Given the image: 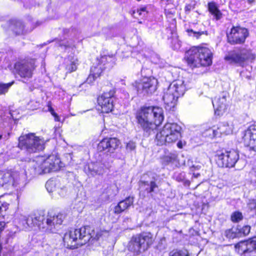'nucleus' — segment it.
Instances as JSON below:
<instances>
[{
  "mask_svg": "<svg viewBox=\"0 0 256 256\" xmlns=\"http://www.w3.org/2000/svg\"><path fill=\"white\" fill-rule=\"evenodd\" d=\"M136 118L142 129L148 132L162 124L164 120L162 108L158 106H148L141 108Z\"/></svg>",
  "mask_w": 256,
  "mask_h": 256,
  "instance_id": "nucleus-1",
  "label": "nucleus"
},
{
  "mask_svg": "<svg viewBox=\"0 0 256 256\" xmlns=\"http://www.w3.org/2000/svg\"><path fill=\"white\" fill-rule=\"evenodd\" d=\"M212 53L208 48L194 46L186 54L185 58L191 67L209 66L212 63Z\"/></svg>",
  "mask_w": 256,
  "mask_h": 256,
  "instance_id": "nucleus-2",
  "label": "nucleus"
},
{
  "mask_svg": "<svg viewBox=\"0 0 256 256\" xmlns=\"http://www.w3.org/2000/svg\"><path fill=\"white\" fill-rule=\"evenodd\" d=\"M154 238L150 232H143L133 236L128 242L126 249L134 256H138L146 250L153 244Z\"/></svg>",
  "mask_w": 256,
  "mask_h": 256,
  "instance_id": "nucleus-3",
  "label": "nucleus"
},
{
  "mask_svg": "<svg viewBox=\"0 0 256 256\" xmlns=\"http://www.w3.org/2000/svg\"><path fill=\"white\" fill-rule=\"evenodd\" d=\"M185 90L184 82L182 80L174 81L170 84L164 92L162 98L166 110L172 111L174 110L178 98L183 96Z\"/></svg>",
  "mask_w": 256,
  "mask_h": 256,
  "instance_id": "nucleus-4",
  "label": "nucleus"
},
{
  "mask_svg": "<svg viewBox=\"0 0 256 256\" xmlns=\"http://www.w3.org/2000/svg\"><path fill=\"white\" fill-rule=\"evenodd\" d=\"M182 128L176 123H167L157 133L156 141L158 145L162 146L166 143L176 142L181 137Z\"/></svg>",
  "mask_w": 256,
  "mask_h": 256,
  "instance_id": "nucleus-5",
  "label": "nucleus"
},
{
  "mask_svg": "<svg viewBox=\"0 0 256 256\" xmlns=\"http://www.w3.org/2000/svg\"><path fill=\"white\" fill-rule=\"evenodd\" d=\"M45 144L43 138L36 136L34 133H30L19 137L18 146L28 152L32 153L43 150Z\"/></svg>",
  "mask_w": 256,
  "mask_h": 256,
  "instance_id": "nucleus-6",
  "label": "nucleus"
},
{
  "mask_svg": "<svg viewBox=\"0 0 256 256\" xmlns=\"http://www.w3.org/2000/svg\"><path fill=\"white\" fill-rule=\"evenodd\" d=\"M60 159L55 155L50 156L44 159L43 157H38L32 162V166L34 170L40 173H48L52 171H57L62 166Z\"/></svg>",
  "mask_w": 256,
  "mask_h": 256,
  "instance_id": "nucleus-7",
  "label": "nucleus"
},
{
  "mask_svg": "<svg viewBox=\"0 0 256 256\" xmlns=\"http://www.w3.org/2000/svg\"><path fill=\"white\" fill-rule=\"evenodd\" d=\"M64 218V216L61 213L56 214L49 212L44 218L42 216H39L38 220L42 222L41 228L46 231L54 232L62 224Z\"/></svg>",
  "mask_w": 256,
  "mask_h": 256,
  "instance_id": "nucleus-8",
  "label": "nucleus"
},
{
  "mask_svg": "<svg viewBox=\"0 0 256 256\" xmlns=\"http://www.w3.org/2000/svg\"><path fill=\"white\" fill-rule=\"evenodd\" d=\"M224 59L230 63L242 66L244 63L253 61L255 59V54L251 50L243 48L228 52Z\"/></svg>",
  "mask_w": 256,
  "mask_h": 256,
  "instance_id": "nucleus-9",
  "label": "nucleus"
},
{
  "mask_svg": "<svg viewBox=\"0 0 256 256\" xmlns=\"http://www.w3.org/2000/svg\"><path fill=\"white\" fill-rule=\"evenodd\" d=\"M20 184V175L16 172H0V185L5 188L11 189Z\"/></svg>",
  "mask_w": 256,
  "mask_h": 256,
  "instance_id": "nucleus-10",
  "label": "nucleus"
},
{
  "mask_svg": "<svg viewBox=\"0 0 256 256\" xmlns=\"http://www.w3.org/2000/svg\"><path fill=\"white\" fill-rule=\"evenodd\" d=\"M248 29L240 26H233L227 34L228 41L232 44H242L248 36Z\"/></svg>",
  "mask_w": 256,
  "mask_h": 256,
  "instance_id": "nucleus-11",
  "label": "nucleus"
},
{
  "mask_svg": "<svg viewBox=\"0 0 256 256\" xmlns=\"http://www.w3.org/2000/svg\"><path fill=\"white\" fill-rule=\"evenodd\" d=\"M216 156L219 164L226 168L234 167L239 158L238 154L234 150L218 153Z\"/></svg>",
  "mask_w": 256,
  "mask_h": 256,
  "instance_id": "nucleus-12",
  "label": "nucleus"
},
{
  "mask_svg": "<svg viewBox=\"0 0 256 256\" xmlns=\"http://www.w3.org/2000/svg\"><path fill=\"white\" fill-rule=\"evenodd\" d=\"M114 94V90H110L108 92H104L98 98V102L101 107L102 112L108 113L112 110L114 106L112 97Z\"/></svg>",
  "mask_w": 256,
  "mask_h": 256,
  "instance_id": "nucleus-13",
  "label": "nucleus"
},
{
  "mask_svg": "<svg viewBox=\"0 0 256 256\" xmlns=\"http://www.w3.org/2000/svg\"><path fill=\"white\" fill-rule=\"evenodd\" d=\"M15 69L22 77L30 78L34 69V60H23L15 64Z\"/></svg>",
  "mask_w": 256,
  "mask_h": 256,
  "instance_id": "nucleus-14",
  "label": "nucleus"
},
{
  "mask_svg": "<svg viewBox=\"0 0 256 256\" xmlns=\"http://www.w3.org/2000/svg\"><path fill=\"white\" fill-rule=\"evenodd\" d=\"M76 236L78 237L79 245H82L90 240L94 238L98 239L99 236L96 235L95 236L94 232L92 228L90 226L82 227L79 229L74 230Z\"/></svg>",
  "mask_w": 256,
  "mask_h": 256,
  "instance_id": "nucleus-15",
  "label": "nucleus"
},
{
  "mask_svg": "<svg viewBox=\"0 0 256 256\" xmlns=\"http://www.w3.org/2000/svg\"><path fill=\"white\" fill-rule=\"evenodd\" d=\"M120 142L116 138H105L98 144V149L100 152L106 151L113 153L118 148Z\"/></svg>",
  "mask_w": 256,
  "mask_h": 256,
  "instance_id": "nucleus-16",
  "label": "nucleus"
},
{
  "mask_svg": "<svg viewBox=\"0 0 256 256\" xmlns=\"http://www.w3.org/2000/svg\"><path fill=\"white\" fill-rule=\"evenodd\" d=\"M236 248H238L239 252H242L244 254L256 250V240L255 237L252 240L242 242L238 244L236 246Z\"/></svg>",
  "mask_w": 256,
  "mask_h": 256,
  "instance_id": "nucleus-17",
  "label": "nucleus"
},
{
  "mask_svg": "<svg viewBox=\"0 0 256 256\" xmlns=\"http://www.w3.org/2000/svg\"><path fill=\"white\" fill-rule=\"evenodd\" d=\"M64 245L70 248L74 249L77 248L79 245L78 237L76 236L74 230L66 232L63 238Z\"/></svg>",
  "mask_w": 256,
  "mask_h": 256,
  "instance_id": "nucleus-18",
  "label": "nucleus"
},
{
  "mask_svg": "<svg viewBox=\"0 0 256 256\" xmlns=\"http://www.w3.org/2000/svg\"><path fill=\"white\" fill-rule=\"evenodd\" d=\"M243 141L246 146H249L250 150L256 152V134L250 130H247L243 136Z\"/></svg>",
  "mask_w": 256,
  "mask_h": 256,
  "instance_id": "nucleus-19",
  "label": "nucleus"
},
{
  "mask_svg": "<svg viewBox=\"0 0 256 256\" xmlns=\"http://www.w3.org/2000/svg\"><path fill=\"white\" fill-rule=\"evenodd\" d=\"M215 114L217 115L222 114L226 110V97L223 96L222 98L215 99L212 101Z\"/></svg>",
  "mask_w": 256,
  "mask_h": 256,
  "instance_id": "nucleus-20",
  "label": "nucleus"
},
{
  "mask_svg": "<svg viewBox=\"0 0 256 256\" xmlns=\"http://www.w3.org/2000/svg\"><path fill=\"white\" fill-rule=\"evenodd\" d=\"M134 202V199L132 197H128L125 200L118 202L117 206H115L114 212L115 214H120L132 206Z\"/></svg>",
  "mask_w": 256,
  "mask_h": 256,
  "instance_id": "nucleus-21",
  "label": "nucleus"
},
{
  "mask_svg": "<svg viewBox=\"0 0 256 256\" xmlns=\"http://www.w3.org/2000/svg\"><path fill=\"white\" fill-rule=\"evenodd\" d=\"M104 68L105 67L101 64L96 62V63L94 64L90 69V73L88 78V80L90 82L99 77Z\"/></svg>",
  "mask_w": 256,
  "mask_h": 256,
  "instance_id": "nucleus-22",
  "label": "nucleus"
},
{
  "mask_svg": "<svg viewBox=\"0 0 256 256\" xmlns=\"http://www.w3.org/2000/svg\"><path fill=\"white\" fill-rule=\"evenodd\" d=\"M88 172L92 176L100 175L104 172V164L99 162H91L88 165Z\"/></svg>",
  "mask_w": 256,
  "mask_h": 256,
  "instance_id": "nucleus-23",
  "label": "nucleus"
},
{
  "mask_svg": "<svg viewBox=\"0 0 256 256\" xmlns=\"http://www.w3.org/2000/svg\"><path fill=\"white\" fill-rule=\"evenodd\" d=\"M9 29L16 35L23 34L25 33L24 26L19 20H12L9 26Z\"/></svg>",
  "mask_w": 256,
  "mask_h": 256,
  "instance_id": "nucleus-24",
  "label": "nucleus"
},
{
  "mask_svg": "<svg viewBox=\"0 0 256 256\" xmlns=\"http://www.w3.org/2000/svg\"><path fill=\"white\" fill-rule=\"evenodd\" d=\"M155 83L156 81L154 79L149 78H143V84L146 94H152L156 90Z\"/></svg>",
  "mask_w": 256,
  "mask_h": 256,
  "instance_id": "nucleus-25",
  "label": "nucleus"
},
{
  "mask_svg": "<svg viewBox=\"0 0 256 256\" xmlns=\"http://www.w3.org/2000/svg\"><path fill=\"white\" fill-rule=\"evenodd\" d=\"M20 217V218L22 220H24L28 226L32 227L36 225L41 228V222H40L38 220L39 216L35 217L28 216L26 218L24 216H21Z\"/></svg>",
  "mask_w": 256,
  "mask_h": 256,
  "instance_id": "nucleus-26",
  "label": "nucleus"
},
{
  "mask_svg": "<svg viewBox=\"0 0 256 256\" xmlns=\"http://www.w3.org/2000/svg\"><path fill=\"white\" fill-rule=\"evenodd\" d=\"M208 8L210 12L214 15L217 20L222 18V14L218 9L216 3L214 2L208 3Z\"/></svg>",
  "mask_w": 256,
  "mask_h": 256,
  "instance_id": "nucleus-27",
  "label": "nucleus"
},
{
  "mask_svg": "<svg viewBox=\"0 0 256 256\" xmlns=\"http://www.w3.org/2000/svg\"><path fill=\"white\" fill-rule=\"evenodd\" d=\"M220 132L225 134H232L234 129V126L230 124L228 122H224L220 124L218 128Z\"/></svg>",
  "mask_w": 256,
  "mask_h": 256,
  "instance_id": "nucleus-28",
  "label": "nucleus"
},
{
  "mask_svg": "<svg viewBox=\"0 0 256 256\" xmlns=\"http://www.w3.org/2000/svg\"><path fill=\"white\" fill-rule=\"evenodd\" d=\"M116 58L114 55H108L102 56L100 58H97V62H99L104 66L106 63H110L112 64L115 62Z\"/></svg>",
  "mask_w": 256,
  "mask_h": 256,
  "instance_id": "nucleus-29",
  "label": "nucleus"
},
{
  "mask_svg": "<svg viewBox=\"0 0 256 256\" xmlns=\"http://www.w3.org/2000/svg\"><path fill=\"white\" fill-rule=\"evenodd\" d=\"M132 84L136 89L138 92L146 94L144 88V84H143V78L140 81H136Z\"/></svg>",
  "mask_w": 256,
  "mask_h": 256,
  "instance_id": "nucleus-30",
  "label": "nucleus"
},
{
  "mask_svg": "<svg viewBox=\"0 0 256 256\" xmlns=\"http://www.w3.org/2000/svg\"><path fill=\"white\" fill-rule=\"evenodd\" d=\"M238 230L232 228L225 231V236L228 238H234L238 236Z\"/></svg>",
  "mask_w": 256,
  "mask_h": 256,
  "instance_id": "nucleus-31",
  "label": "nucleus"
},
{
  "mask_svg": "<svg viewBox=\"0 0 256 256\" xmlns=\"http://www.w3.org/2000/svg\"><path fill=\"white\" fill-rule=\"evenodd\" d=\"M169 256H189V255L186 250L176 249L169 253Z\"/></svg>",
  "mask_w": 256,
  "mask_h": 256,
  "instance_id": "nucleus-32",
  "label": "nucleus"
},
{
  "mask_svg": "<svg viewBox=\"0 0 256 256\" xmlns=\"http://www.w3.org/2000/svg\"><path fill=\"white\" fill-rule=\"evenodd\" d=\"M230 218L232 222H238L242 220L243 216L241 212H235L232 214Z\"/></svg>",
  "mask_w": 256,
  "mask_h": 256,
  "instance_id": "nucleus-33",
  "label": "nucleus"
},
{
  "mask_svg": "<svg viewBox=\"0 0 256 256\" xmlns=\"http://www.w3.org/2000/svg\"><path fill=\"white\" fill-rule=\"evenodd\" d=\"M66 69L67 72H72L77 69L76 63L74 61L70 62L66 64Z\"/></svg>",
  "mask_w": 256,
  "mask_h": 256,
  "instance_id": "nucleus-34",
  "label": "nucleus"
},
{
  "mask_svg": "<svg viewBox=\"0 0 256 256\" xmlns=\"http://www.w3.org/2000/svg\"><path fill=\"white\" fill-rule=\"evenodd\" d=\"M13 82L8 84H0V95L5 94L9 88L12 86Z\"/></svg>",
  "mask_w": 256,
  "mask_h": 256,
  "instance_id": "nucleus-35",
  "label": "nucleus"
},
{
  "mask_svg": "<svg viewBox=\"0 0 256 256\" xmlns=\"http://www.w3.org/2000/svg\"><path fill=\"white\" fill-rule=\"evenodd\" d=\"M55 182L49 180L46 184V187L49 192H52L54 189Z\"/></svg>",
  "mask_w": 256,
  "mask_h": 256,
  "instance_id": "nucleus-36",
  "label": "nucleus"
},
{
  "mask_svg": "<svg viewBox=\"0 0 256 256\" xmlns=\"http://www.w3.org/2000/svg\"><path fill=\"white\" fill-rule=\"evenodd\" d=\"M248 206L250 210L254 212L256 215V200H250L248 204Z\"/></svg>",
  "mask_w": 256,
  "mask_h": 256,
  "instance_id": "nucleus-37",
  "label": "nucleus"
},
{
  "mask_svg": "<svg viewBox=\"0 0 256 256\" xmlns=\"http://www.w3.org/2000/svg\"><path fill=\"white\" fill-rule=\"evenodd\" d=\"M8 208V204L6 202H0V216L2 215L3 212L6 211Z\"/></svg>",
  "mask_w": 256,
  "mask_h": 256,
  "instance_id": "nucleus-38",
  "label": "nucleus"
},
{
  "mask_svg": "<svg viewBox=\"0 0 256 256\" xmlns=\"http://www.w3.org/2000/svg\"><path fill=\"white\" fill-rule=\"evenodd\" d=\"M136 147V144L133 142H130L126 144V150L130 151H132L135 150Z\"/></svg>",
  "mask_w": 256,
  "mask_h": 256,
  "instance_id": "nucleus-39",
  "label": "nucleus"
},
{
  "mask_svg": "<svg viewBox=\"0 0 256 256\" xmlns=\"http://www.w3.org/2000/svg\"><path fill=\"white\" fill-rule=\"evenodd\" d=\"M250 230V226H245L240 230V232L242 233L244 235H248Z\"/></svg>",
  "mask_w": 256,
  "mask_h": 256,
  "instance_id": "nucleus-40",
  "label": "nucleus"
},
{
  "mask_svg": "<svg viewBox=\"0 0 256 256\" xmlns=\"http://www.w3.org/2000/svg\"><path fill=\"white\" fill-rule=\"evenodd\" d=\"M186 31L188 33L192 32L194 36L197 38H198L200 36L204 34L203 32H194L192 29H188Z\"/></svg>",
  "mask_w": 256,
  "mask_h": 256,
  "instance_id": "nucleus-41",
  "label": "nucleus"
},
{
  "mask_svg": "<svg viewBox=\"0 0 256 256\" xmlns=\"http://www.w3.org/2000/svg\"><path fill=\"white\" fill-rule=\"evenodd\" d=\"M158 186L154 182H151L150 183V192H152L154 191V189L156 188H157Z\"/></svg>",
  "mask_w": 256,
  "mask_h": 256,
  "instance_id": "nucleus-42",
  "label": "nucleus"
},
{
  "mask_svg": "<svg viewBox=\"0 0 256 256\" xmlns=\"http://www.w3.org/2000/svg\"><path fill=\"white\" fill-rule=\"evenodd\" d=\"M146 11V8H142L140 10H137V13L139 16H142L143 12H144Z\"/></svg>",
  "mask_w": 256,
  "mask_h": 256,
  "instance_id": "nucleus-43",
  "label": "nucleus"
},
{
  "mask_svg": "<svg viewBox=\"0 0 256 256\" xmlns=\"http://www.w3.org/2000/svg\"><path fill=\"white\" fill-rule=\"evenodd\" d=\"M192 8V6L190 4H187L184 8V10L186 12H189L191 10Z\"/></svg>",
  "mask_w": 256,
  "mask_h": 256,
  "instance_id": "nucleus-44",
  "label": "nucleus"
},
{
  "mask_svg": "<svg viewBox=\"0 0 256 256\" xmlns=\"http://www.w3.org/2000/svg\"><path fill=\"white\" fill-rule=\"evenodd\" d=\"M184 143L182 142V141L181 140H180L177 143V146L178 148H182V147H183V145H184Z\"/></svg>",
  "mask_w": 256,
  "mask_h": 256,
  "instance_id": "nucleus-45",
  "label": "nucleus"
},
{
  "mask_svg": "<svg viewBox=\"0 0 256 256\" xmlns=\"http://www.w3.org/2000/svg\"><path fill=\"white\" fill-rule=\"evenodd\" d=\"M53 116L54 118L55 121H56V122L60 121V118L56 113L54 114Z\"/></svg>",
  "mask_w": 256,
  "mask_h": 256,
  "instance_id": "nucleus-46",
  "label": "nucleus"
},
{
  "mask_svg": "<svg viewBox=\"0 0 256 256\" xmlns=\"http://www.w3.org/2000/svg\"><path fill=\"white\" fill-rule=\"evenodd\" d=\"M48 110L52 116L56 114L54 110L50 106H49Z\"/></svg>",
  "mask_w": 256,
  "mask_h": 256,
  "instance_id": "nucleus-47",
  "label": "nucleus"
},
{
  "mask_svg": "<svg viewBox=\"0 0 256 256\" xmlns=\"http://www.w3.org/2000/svg\"><path fill=\"white\" fill-rule=\"evenodd\" d=\"M195 168H196L197 169H199L200 168V166H196V167L194 166H192L190 168V170L191 171H193L194 170Z\"/></svg>",
  "mask_w": 256,
  "mask_h": 256,
  "instance_id": "nucleus-48",
  "label": "nucleus"
},
{
  "mask_svg": "<svg viewBox=\"0 0 256 256\" xmlns=\"http://www.w3.org/2000/svg\"><path fill=\"white\" fill-rule=\"evenodd\" d=\"M200 176V174L199 173H198V174L194 173L193 174V176L196 178H198Z\"/></svg>",
  "mask_w": 256,
  "mask_h": 256,
  "instance_id": "nucleus-49",
  "label": "nucleus"
},
{
  "mask_svg": "<svg viewBox=\"0 0 256 256\" xmlns=\"http://www.w3.org/2000/svg\"><path fill=\"white\" fill-rule=\"evenodd\" d=\"M200 56H198H198H194V61H196L197 59H198V58L199 59V58H200Z\"/></svg>",
  "mask_w": 256,
  "mask_h": 256,
  "instance_id": "nucleus-50",
  "label": "nucleus"
},
{
  "mask_svg": "<svg viewBox=\"0 0 256 256\" xmlns=\"http://www.w3.org/2000/svg\"><path fill=\"white\" fill-rule=\"evenodd\" d=\"M249 3H252L254 2V0H248Z\"/></svg>",
  "mask_w": 256,
  "mask_h": 256,
  "instance_id": "nucleus-51",
  "label": "nucleus"
},
{
  "mask_svg": "<svg viewBox=\"0 0 256 256\" xmlns=\"http://www.w3.org/2000/svg\"><path fill=\"white\" fill-rule=\"evenodd\" d=\"M2 138V135H0V140H1Z\"/></svg>",
  "mask_w": 256,
  "mask_h": 256,
  "instance_id": "nucleus-52",
  "label": "nucleus"
},
{
  "mask_svg": "<svg viewBox=\"0 0 256 256\" xmlns=\"http://www.w3.org/2000/svg\"><path fill=\"white\" fill-rule=\"evenodd\" d=\"M2 230H1V224H0V232Z\"/></svg>",
  "mask_w": 256,
  "mask_h": 256,
  "instance_id": "nucleus-53",
  "label": "nucleus"
}]
</instances>
